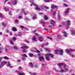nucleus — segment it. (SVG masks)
Masks as SVG:
<instances>
[{
    "label": "nucleus",
    "instance_id": "f257e3e1",
    "mask_svg": "<svg viewBox=\"0 0 75 75\" xmlns=\"http://www.w3.org/2000/svg\"><path fill=\"white\" fill-rule=\"evenodd\" d=\"M48 57H50L51 58H53V57H54V55L50 53L46 54L45 55V58L46 60H47V61H49L50 60Z\"/></svg>",
    "mask_w": 75,
    "mask_h": 75
},
{
    "label": "nucleus",
    "instance_id": "f03ea898",
    "mask_svg": "<svg viewBox=\"0 0 75 75\" xmlns=\"http://www.w3.org/2000/svg\"><path fill=\"white\" fill-rule=\"evenodd\" d=\"M71 23V21L69 20H67L66 21V27L67 29H69V26L70 25V23Z\"/></svg>",
    "mask_w": 75,
    "mask_h": 75
},
{
    "label": "nucleus",
    "instance_id": "7ed1b4c3",
    "mask_svg": "<svg viewBox=\"0 0 75 75\" xmlns=\"http://www.w3.org/2000/svg\"><path fill=\"white\" fill-rule=\"evenodd\" d=\"M66 51V52L67 53V54H69V53H71V52H74V50L73 49H71L70 50H69L68 49H66L65 50Z\"/></svg>",
    "mask_w": 75,
    "mask_h": 75
},
{
    "label": "nucleus",
    "instance_id": "20e7f679",
    "mask_svg": "<svg viewBox=\"0 0 75 75\" xmlns=\"http://www.w3.org/2000/svg\"><path fill=\"white\" fill-rule=\"evenodd\" d=\"M30 2H32V3H31V4L30 5V6H32L33 5V6H35V7H38V5H37V4L34 3V1L33 0L30 1Z\"/></svg>",
    "mask_w": 75,
    "mask_h": 75
},
{
    "label": "nucleus",
    "instance_id": "39448f33",
    "mask_svg": "<svg viewBox=\"0 0 75 75\" xmlns=\"http://www.w3.org/2000/svg\"><path fill=\"white\" fill-rule=\"evenodd\" d=\"M7 63V62L3 61L2 62L1 64H0V68H2V67L4 66L5 64H6Z\"/></svg>",
    "mask_w": 75,
    "mask_h": 75
},
{
    "label": "nucleus",
    "instance_id": "423d86ee",
    "mask_svg": "<svg viewBox=\"0 0 75 75\" xmlns=\"http://www.w3.org/2000/svg\"><path fill=\"white\" fill-rule=\"evenodd\" d=\"M24 14V15L26 16V15H27V13H26V12L25 11H24V9L23 8H22L21 10V14Z\"/></svg>",
    "mask_w": 75,
    "mask_h": 75
},
{
    "label": "nucleus",
    "instance_id": "0eeeda50",
    "mask_svg": "<svg viewBox=\"0 0 75 75\" xmlns=\"http://www.w3.org/2000/svg\"><path fill=\"white\" fill-rule=\"evenodd\" d=\"M59 54L60 55H63V54H64V51H63V50L61 49L59 50Z\"/></svg>",
    "mask_w": 75,
    "mask_h": 75
},
{
    "label": "nucleus",
    "instance_id": "6e6552de",
    "mask_svg": "<svg viewBox=\"0 0 75 75\" xmlns=\"http://www.w3.org/2000/svg\"><path fill=\"white\" fill-rule=\"evenodd\" d=\"M69 9L68 8L66 9V10L65 11V12L64 13V15L65 16H67L68 13H69Z\"/></svg>",
    "mask_w": 75,
    "mask_h": 75
},
{
    "label": "nucleus",
    "instance_id": "1a4fd4ad",
    "mask_svg": "<svg viewBox=\"0 0 75 75\" xmlns=\"http://www.w3.org/2000/svg\"><path fill=\"white\" fill-rule=\"evenodd\" d=\"M51 8L53 9H54V8H57L58 7V6H56L54 4L52 5L51 6Z\"/></svg>",
    "mask_w": 75,
    "mask_h": 75
},
{
    "label": "nucleus",
    "instance_id": "9d476101",
    "mask_svg": "<svg viewBox=\"0 0 75 75\" xmlns=\"http://www.w3.org/2000/svg\"><path fill=\"white\" fill-rule=\"evenodd\" d=\"M50 23L52 24L53 26H54V24L55 23V21L54 20H51Z\"/></svg>",
    "mask_w": 75,
    "mask_h": 75
},
{
    "label": "nucleus",
    "instance_id": "9b49d317",
    "mask_svg": "<svg viewBox=\"0 0 75 75\" xmlns=\"http://www.w3.org/2000/svg\"><path fill=\"white\" fill-rule=\"evenodd\" d=\"M61 14L58 13L57 14V18L58 20H59L61 19Z\"/></svg>",
    "mask_w": 75,
    "mask_h": 75
},
{
    "label": "nucleus",
    "instance_id": "f8f14e48",
    "mask_svg": "<svg viewBox=\"0 0 75 75\" xmlns=\"http://www.w3.org/2000/svg\"><path fill=\"white\" fill-rule=\"evenodd\" d=\"M21 48H23V49H28V47L24 46L23 47H21Z\"/></svg>",
    "mask_w": 75,
    "mask_h": 75
},
{
    "label": "nucleus",
    "instance_id": "ddd939ff",
    "mask_svg": "<svg viewBox=\"0 0 75 75\" xmlns=\"http://www.w3.org/2000/svg\"><path fill=\"white\" fill-rule=\"evenodd\" d=\"M7 67H8L10 68H12V67H13V66L11 65V64H10V62H8V64L7 65Z\"/></svg>",
    "mask_w": 75,
    "mask_h": 75
},
{
    "label": "nucleus",
    "instance_id": "4468645a",
    "mask_svg": "<svg viewBox=\"0 0 75 75\" xmlns=\"http://www.w3.org/2000/svg\"><path fill=\"white\" fill-rule=\"evenodd\" d=\"M38 40H39L40 41L42 42L43 41V38L42 37H40L38 38Z\"/></svg>",
    "mask_w": 75,
    "mask_h": 75
},
{
    "label": "nucleus",
    "instance_id": "2eb2a0df",
    "mask_svg": "<svg viewBox=\"0 0 75 75\" xmlns=\"http://www.w3.org/2000/svg\"><path fill=\"white\" fill-rule=\"evenodd\" d=\"M39 59L41 61L42 60H44V58L42 57H40L39 58Z\"/></svg>",
    "mask_w": 75,
    "mask_h": 75
},
{
    "label": "nucleus",
    "instance_id": "dca6fc26",
    "mask_svg": "<svg viewBox=\"0 0 75 75\" xmlns=\"http://www.w3.org/2000/svg\"><path fill=\"white\" fill-rule=\"evenodd\" d=\"M13 4L14 5H16L17 4V0H14L13 1Z\"/></svg>",
    "mask_w": 75,
    "mask_h": 75
},
{
    "label": "nucleus",
    "instance_id": "f3484780",
    "mask_svg": "<svg viewBox=\"0 0 75 75\" xmlns=\"http://www.w3.org/2000/svg\"><path fill=\"white\" fill-rule=\"evenodd\" d=\"M37 18V17L36 15H34L33 17V18H32V20H35V19H36V18Z\"/></svg>",
    "mask_w": 75,
    "mask_h": 75
},
{
    "label": "nucleus",
    "instance_id": "a211bd4d",
    "mask_svg": "<svg viewBox=\"0 0 75 75\" xmlns=\"http://www.w3.org/2000/svg\"><path fill=\"white\" fill-rule=\"evenodd\" d=\"M4 9L5 11H9V9H8V8H6V7H4Z\"/></svg>",
    "mask_w": 75,
    "mask_h": 75
},
{
    "label": "nucleus",
    "instance_id": "6ab92c4d",
    "mask_svg": "<svg viewBox=\"0 0 75 75\" xmlns=\"http://www.w3.org/2000/svg\"><path fill=\"white\" fill-rule=\"evenodd\" d=\"M36 38H37L35 37H33L32 39V41H36Z\"/></svg>",
    "mask_w": 75,
    "mask_h": 75
},
{
    "label": "nucleus",
    "instance_id": "aec40b11",
    "mask_svg": "<svg viewBox=\"0 0 75 75\" xmlns=\"http://www.w3.org/2000/svg\"><path fill=\"white\" fill-rule=\"evenodd\" d=\"M62 33H64V37H67V33H66V32H62Z\"/></svg>",
    "mask_w": 75,
    "mask_h": 75
},
{
    "label": "nucleus",
    "instance_id": "412c9836",
    "mask_svg": "<svg viewBox=\"0 0 75 75\" xmlns=\"http://www.w3.org/2000/svg\"><path fill=\"white\" fill-rule=\"evenodd\" d=\"M44 18L45 20H48V17L46 15H44Z\"/></svg>",
    "mask_w": 75,
    "mask_h": 75
},
{
    "label": "nucleus",
    "instance_id": "4be33fe9",
    "mask_svg": "<svg viewBox=\"0 0 75 75\" xmlns=\"http://www.w3.org/2000/svg\"><path fill=\"white\" fill-rule=\"evenodd\" d=\"M71 33H72V34H73V35H75V30H72L71 31Z\"/></svg>",
    "mask_w": 75,
    "mask_h": 75
},
{
    "label": "nucleus",
    "instance_id": "5701e85b",
    "mask_svg": "<svg viewBox=\"0 0 75 75\" xmlns=\"http://www.w3.org/2000/svg\"><path fill=\"white\" fill-rule=\"evenodd\" d=\"M41 24H43V27H44V25L45 24V22H44V21H43L41 22Z\"/></svg>",
    "mask_w": 75,
    "mask_h": 75
},
{
    "label": "nucleus",
    "instance_id": "b1692460",
    "mask_svg": "<svg viewBox=\"0 0 75 75\" xmlns=\"http://www.w3.org/2000/svg\"><path fill=\"white\" fill-rule=\"evenodd\" d=\"M2 50H3V47L0 48V53H2Z\"/></svg>",
    "mask_w": 75,
    "mask_h": 75
},
{
    "label": "nucleus",
    "instance_id": "393cba45",
    "mask_svg": "<svg viewBox=\"0 0 75 75\" xmlns=\"http://www.w3.org/2000/svg\"><path fill=\"white\" fill-rule=\"evenodd\" d=\"M64 65V63H61L58 64V66H62V65Z\"/></svg>",
    "mask_w": 75,
    "mask_h": 75
},
{
    "label": "nucleus",
    "instance_id": "a878e982",
    "mask_svg": "<svg viewBox=\"0 0 75 75\" xmlns=\"http://www.w3.org/2000/svg\"><path fill=\"white\" fill-rule=\"evenodd\" d=\"M69 56L71 57L72 58H73V57H75V56L74 55L72 54H69Z\"/></svg>",
    "mask_w": 75,
    "mask_h": 75
},
{
    "label": "nucleus",
    "instance_id": "bb28decb",
    "mask_svg": "<svg viewBox=\"0 0 75 75\" xmlns=\"http://www.w3.org/2000/svg\"><path fill=\"white\" fill-rule=\"evenodd\" d=\"M45 51H48V52H50V50L49 49H48L47 48H45Z\"/></svg>",
    "mask_w": 75,
    "mask_h": 75
},
{
    "label": "nucleus",
    "instance_id": "cd10ccee",
    "mask_svg": "<svg viewBox=\"0 0 75 75\" xmlns=\"http://www.w3.org/2000/svg\"><path fill=\"white\" fill-rule=\"evenodd\" d=\"M61 38V36L60 35H58L57 36V39H60V38Z\"/></svg>",
    "mask_w": 75,
    "mask_h": 75
},
{
    "label": "nucleus",
    "instance_id": "c85d7f7f",
    "mask_svg": "<svg viewBox=\"0 0 75 75\" xmlns=\"http://www.w3.org/2000/svg\"><path fill=\"white\" fill-rule=\"evenodd\" d=\"M35 9L36 10H41V9L40 8L36 7Z\"/></svg>",
    "mask_w": 75,
    "mask_h": 75
},
{
    "label": "nucleus",
    "instance_id": "c756f323",
    "mask_svg": "<svg viewBox=\"0 0 75 75\" xmlns=\"http://www.w3.org/2000/svg\"><path fill=\"white\" fill-rule=\"evenodd\" d=\"M22 56H23V57H26V58H27L28 57H27V55H26V54H23Z\"/></svg>",
    "mask_w": 75,
    "mask_h": 75
},
{
    "label": "nucleus",
    "instance_id": "7c9ffc66",
    "mask_svg": "<svg viewBox=\"0 0 75 75\" xmlns=\"http://www.w3.org/2000/svg\"><path fill=\"white\" fill-rule=\"evenodd\" d=\"M18 49V48L16 46H14L13 47V49L15 50H17Z\"/></svg>",
    "mask_w": 75,
    "mask_h": 75
},
{
    "label": "nucleus",
    "instance_id": "2f4dec72",
    "mask_svg": "<svg viewBox=\"0 0 75 75\" xmlns=\"http://www.w3.org/2000/svg\"><path fill=\"white\" fill-rule=\"evenodd\" d=\"M1 25L4 26V27H6V23H2Z\"/></svg>",
    "mask_w": 75,
    "mask_h": 75
},
{
    "label": "nucleus",
    "instance_id": "473e14b6",
    "mask_svg": "<svg viewBox=\"0 0 75 75\" xmlns=\"http://www.w3.org/2000/svg\"><path fill=\"white\" fill-rule=\"evenodd\" d=\"M44 1L45 2H47V3H48V2L51 1V0H45Z\"/></svg>",
    "mask_w": 75,
    "mask_h": 75
},
{
    "label": "nucleus",
    "instance_id": "72a5a7b5",
    "mask_svg": "<svg viewBox=\"0 0 75 75\" xmlns=\"http://www.w3.org/2000/svg\"><path fill=\"white\" fill-rule=\"evenodd\" d=\"M29 55L30 57H33V54H31V53H30L29 54Z\"/></svg>",
    "mask_w": 75,
    "mask_h": 75
},
{
    "label": "nucleus",
    "instance_id": "f704fd0d",
    "mask_svg": "<svg viewBox=\"0 0 75 75\" xmlns=\"http://www.w3.org/2000/svg\"><path fill=\"white\" fill-rule=\"evenodd\" d=\"M31 67H33V64H32V63L30 62L29 63Z\"/></svg>",
    "mask_w": 75,
    "mask_h": 75
},
{
    "label": "nucleus",
    "instance_id": "c9c22d12",
    "mask_svg": "<svg viewBox=\"0 0 75 75\" xmlns=\"http://www.w3.org/2000/svg\"><path fill=\"white\" fill-rule=\"evenodd\" d=\"M44 8L45 9H49V8H48L47 6H45L44 7Z\"/></svg>",
    "mask_w": 75,
    "mask_h": 75
},
{
    "label": "nucleus",
    "instance_id": "e433bc0d",
    "mask_svg": "<svg viewBox=\"0 0 75 75\" xmlns=\"http://www.w3.org/2000/svg\"><path fill=\"white\" fill-rule=\"evenodd\" d=\"M3 15L1 13H0V18H3Z\"/></svg>",
    "mask_w": 75,
    "mask_h": 75
},
{
    "label": "nucleus",
    "instance_id": "4c0bfd02",
    "mask_svg": "<svg viewBox=\"0 0 75 75\" xmlns=\"http://www.w3.org/2000/svg\"><path fill=\"white\" fill-rule=\"evenodd\" d=\"M59 50H55V52L56 53V54H58V52H59Z\"/></svg>",
    "mask_w": 75,
    "mask_h": 75
},
{
    "label": "nucleus",
    "instance_id": "58836bf2",
    "mask_svg": "<svg viewBox=\"0 0 75 75\" xmlns=\"http://www.w3.org/2000/svg\"><path fill=\"white\" fill-rule=\"evenodd\" d=\"M22 59L23 60V61H25V60H26V59L24 57H23L22 58Z\"/></svg>",
    "mask_w": 75,
    "mask_h": 75
},
{
    "label": "nucleus",
    "instance_id": "ea45409f",
    "mask_svg": "<svg viewBox=\"0 0 75 75\" xmlns=\"http://www.w3.org/2000/svg\"><path fill=\"white\" fill-rule=\"evenodd\" d=\"M63 67L64 68H65L67 67V65L64 64L63 63Z\"/></svg>",
    "mask_w": 75,
    "mask_h": 75
},
{
    "label": "nucleus",
    "instance_id": "a19ab883",
    "mask_svg": "<svg viewBox=\"0 0 75 75\" xmlns=\"http://www.w3.org/2000/svg\"><path fill=\"white\" fill-rule=\"evenodd\" d=\"M13 31H17V29H16L14 28H13Z\"/></svg>",
    "mask_w": 75,
    "mask_h": 75
},
{
    "label": "nucleus",
    "instance_id": "79ce46f5",
    "mask_svg": "<svg viewBox=\"0 0 75 75\" xmlns=\"http://www.w3.org/2000/svg\"><path fill=\"white\" fill-rule=\"evenodd\" d=\"M4 59H8V58L7 57H4Z\"/></svg>",
    "mask_w": 75,
    "mask_h": 75
},
{
    "label": "nucleus",
    "instance_id": "37998d69",
    "mask_svg": "<svg viewBox=\"0 0 75 75\" xmlns=\"http://www.w3.org/2000/svg\"><path fill=\"white\" fill-rule=\"evenodd\" d=\"M64 71V69H61L60 70V72H63Z\"/></svg>",
    "mask_w": 75,
    "mask_h": 75
},
{
    "label": "nucleus",
    "instance_id": "c03bdc74",
    "mask_svg": "<svg viewBox=\"0 0 75 75\" xmlns=\"http://www.w3.org/2000/svg\"><path fill=\"white\" fill-rule=\"evenodd\" d=\"M8 4L9 5H11L12 4V3L8 1L7 2Z\"/></svg>",
    "mask_w": 75,
    "mask_h": 75
},
{
    "label": "nucleus",
    "instance_id": "a18cd8bd",
    "mask_svg": "<svg viewBox=\"0 0 75 75\" xmlns=\"http://www.w3.org/2000/svg\"><path fill=\"white\" fill-rule=\"evenodd\" d=\"M64 6L65 7H68V5L67 4H63Z\"/></svg>",
    "mask_w": 75,
    "mask_h": 75
},
{
    "label": "nucleus",
    "instance_id": "49530a36",
    "mask_svg": "<svg viewBox=\"0 0 75 75\" xmlns=\"http://www.w3.org/2000/svg\"><path fill=\"white\" fill-rule=\"evenodd\" d=\"M22 51L23 52H27V51H26V50H22Z\"/></svg>",
    "mask_w": 75,
    "mask_h": 75
},
{
    "label": "nucleus",
    "instance_id": "de8ad7c7",
    "mask_svg": "<svg viewBox=\"0 0 75 75\" xmlns=\"http://www.w3.org/2000/svg\"><path fill=\"white\" fill-rule=\"evenodd\" d=\"M21 34H22V33L21 32H19L18 33V35L19 36H20L21 35Z\"/></svg>",
    "mask_w": 75,
    "mask_h": 75
},
{
    "label": "nucleus",
    "instance_id": "09e8293b",
    "mask_svg": "<svg viewBox=\"0 0 75 75\" xmlns=\"http://www.w3.org/2000/svg\"><path fill=\"white\" fill-rule=\"evenodd\" d=\"M18 74L20 75H24V73H19Z\"/></svg>",
    "mask_w": 75,
    "mask_h": 75
},
{
    "label": "nucleus",
    "instance_id": "8fccbe9b",
    "mask_svg": "<svg viewBox=\"0 0 75 75\" xmlns=\"http://www.w3.org/2000/svg\"><path fill=\"white\" fill-rule=\"evenodd\" d=\"M36 52L37 53H40V51L38 50H36Z\"/></svg>",
    "mask_w": 75,
    "mask_h": 75
},
{
    "label": "nucleus",
    "instance_id": "3c124183",
    "mask_svg": "<svg viewBox=\"0 0 75 75\" xmlns=\"http://www.w3.org/2000/svg\"><path fill=\"white\" fill-rule=\"evenodd\" d=\"M35 34L36 36H39V35L37 33H35Z\"/></svg>",
    "mask_w": 75,
    "mask_h": 75
},
{
    "label": "nucleus",
    "instance_id": "603ef678",
    "mask_svg": "<svg viewBox=\"0 0 75 75\" xmlns=\"http://www.w3.org/2000/svg\"><path fill=\"white\" fill-rule=\"evenodd\" d=\"M24 30H28V28H26V27H25L24 28Z\"/></svg>",
    "mask_w": 75,
    "mask_h": 75
},
{
    "label": "nucleus",
    "instance_id": "864d4df0",
    "mask_svg": "<svg viewBox=\"0 0 75 75\" xmlns=\"http://www.w3.org/2000/svg\"><path fill=\"white\" fill-rule=\"evenodd\" d=\"M47 38L48 39H50V40H52V38H51L50 37H47Z\"/></svg>",
    "mask_w": 75,
    "mask_h": 75
},
{
    "label": "nucleus",
    "instance_id": "5fc2aeb1",
    "mask_svg": "<svg viewBox=\"0 0 75 75\" xmlns=\"http://www.w3.org/2000/svg\"><path fill=\"white\" fill-rule=\"evenodd\" d=\"M16 37H13V41H15V40H16Z\"/></svg>",
    "mask_w": 75,
    "mask_h": 75
},
{
    "label": "nucleus",
    "instance_id": "6e6d98bb",
    "mask_svg": "<svg viewBox=\"0 0 75 75\" xmlns=\"http://www.w3.org/2000/svg\"><path fill=\"white\" fill-rule=\"evenodd\" d=\"M26 42H27V43H28V44H29L30 43V42H29L28 41L26 40H25Z\"/></svg>",
    "mask_w": 75,
    "mask_h": 75
},
{
    "label": "nucleus",
    "instance_id": "4d7b16f0",
    "mask_svg": "<svg viewBox=\"0 0 75 75\" xmlns=\"http://www.w3.org/2000/svg\"><path fill=\"white\" fill-rule=\"evenodd\" d=\"M56 14V12H55L53 13V16L54 17H55V16Z\"/></svg>",
    "mask_w": 75,
    "mask_h": 75
},
{
    "label": "nucleus",
    "instance_id": "13d9d810",
    "mask_svg": "<svg viewBox=\"0 0 75 75\" xmlns=\"http://www.w3.org/2000/svg\"><path fill=\"white\" fill-rule=\"evenodd\" d=\"M34 48H33L32 50H31L32 52H34L35 51V50H34Z\"/></svg>",
    "mask_w": 75,
    "mask_h": 75
},
{
    "label": "nucleus",
    "instance_id": "bf43d9fd",
    "mask_svg": "<svg viewBox=\"0 0 75 75\" xmlns=\"http://www.w3.org/2000/svg\"><path fill=\"white\" fill-rule=\"evenodd\" d=\"M18 68H19V69H20V70H21V69H22V68H21V67H19Z\"/></svg>",
    "mask_w": 75,
    "mask_h": 75
},
{
    "label": "nucleus",
    "instance_id": "052dcab7",
    "mask_svg": "<svg viewBox=\"0 0 75 75\" xmlns=\"http://www.w3.org/2000/svg\"><path fill=\"white\" fill-rule=\"evenodd\" d=\"M64 70H65V71H68V69L67 68H65Z\"/></svg>",
    "mask_w": 75,
    "mask_h": 75
},
{
    "label": "nucleus",
    "instance_id": "680f3d73",
    "mask_svg": "<svg viewBox=\"0 0 75 75\" xmlns=\"http://www.w3.org/2000/svg\"><path fill=\"white\" fill-rule=\"evenodd\" d=\"M21 17H22V16H18V18H19L20 19H21Z\"/></svg>",
    "mask_w": 75,
    "mask_h": 75
},
{
    "label": "nucleus",
    "instance_id": "e2e57ef3",
    "mask_svg": "<svg viewBox=\"0 0 75 75\" xmlns=\"http://www.w3.org/2000/svg\"><path fill=\"white\" fill-rule=\"evenodd\" d=\"M15 23H18V21L16 20L15 21Z\"/></svg>",
    "mask_w": 75,
    "mask_h": 75
},
{
    "label": "nucleus",
    "instance_id": "0e129e2a",
    "mask_svg": "<svg viewBox=\"0 0 75 75\" xmlns=\"http://www.w3.org/2000/svg\"><path fill=\"white\" fill-rule=\"evenodd\" d=\"M62 23L64 25H65V24H67V23H66L65 22H62Z\"/></svg>",
    "mask_w": 75,
    "mask_h": 75
},
{
    "label": "nucleus",
    "instance_id": "69168bd1",
    "mask_svg": "<svg viewBox=\"0 0 75 75\" xmlns=\"http://www.w3.org/2000/svg\"><path fill=\"white\" fill-rule=\"evenodd\" d=\"M21 27L22 28H24L25 27L21 25Z\"/></svg>",
    "mask_w": 75,
    "mask_h": 75
},
{
    "label": "nucleus",
    "instance_id": "338daca9",
    "mask_svg": "<svg viewBox=\"0 0 75 75\" xmlns=\"http://www.w3.org/2000/svg\"><path fill=\"white\" fill-rule=\"evenodd\" d=\"M11 13H12V12H11V11H10L9 12V15H11Z\"/></svg>",
    "mask_w": 75,
    "mask_h": 75
},
{
    "label": "nucleus",
    "instance_id": "774afa93",
    "mask_svg": "<svg viewBox=\"0 0 75 75\" xmlns=\"http://www.w3.org/2000/svg\"><path fill=\"white\" fill-rule=\"evenodd\" d=\"M9 33L10 34V35H12V32H10Z\"/></svg>",
    "mask_w": 75,
    "mask_h": 75
}]
</instances>
